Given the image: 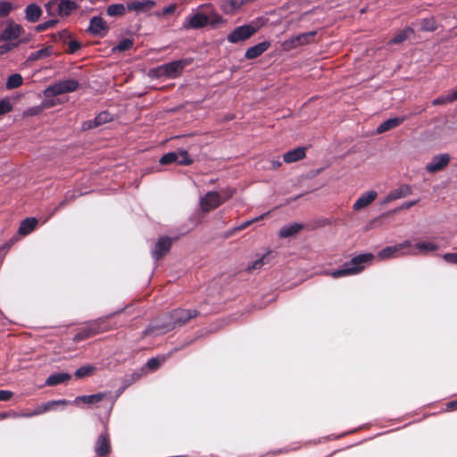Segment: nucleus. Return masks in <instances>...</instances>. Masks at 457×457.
<instances>
[{
	"label": "nucleus",
	"instance_id": "nucleus-43",
	"mask_svg": "<svg viewBox=\"0 0 457 457\" xmlns=\"http://www.w3.org/2000/svg\"><path fill=\"white\" fill-rule=\"evenodd\" d=\"M94 370L95 369L92 366H83L77 370L75 376L77 378H83L90 375Z\"/></svg>",
	"mask_w": 457,
	"mask_h": 457
},
{
	"label": "nucleus",
	"instance_id": "nucleus-49",
	"mask_svg": "<svg viewBox=\"0 0 457 457\" xmlns=\"http://www.w3.org/2000/svg\"><path fill=\"white\" fill-rule=\"evenodd\" d=\"M80 48V44L77 41H70L68 46V52L71 54L75 53Z\"/></svg>",
	"mask_w": 457,
	"mask_h": 457
},
{
	"label": "nucleus",
	"instance_id": "nucleus-13",
	"mask_svg": "<svg viewBox=\"0 0 457 457\" xmlns=\"http://www.w3.org/2000/svg\"><path fill=\"white\" fill-rule=\"evenodd\" d=\"M23 32V29L19 24L10 21H8L7 27L0 34L1 41H10L16 39L21 37Z\"/></svg>",
	"mask_w": 457,
	"mask_h": 457
},
{
	"label": "nucleus",
	"instance_id": "nucleus-36",
	"mask_svg": "<svg viewBox=\"0 0 457 457\" xmlns=\"http://www.w3.org/2000/svg\"><path fill=\"white\" fill-rule=\"evenodd\" d=\"M457 100V92L454 90L453 93L437 97L432 101L433 105L446 104Z\"/></svg>",
	"mask_w": 457,
	"mask_h": 457
},
{
	"label": "nucleus",
	"instance_id": "nucleus-17",
	"mask_svg": "<svg viewBox=\"0 0 457 457\" xmlns=\"http://www.w3.org/2000/svg\"><path fill=\"white\" fill-rule=\"evenodd\" d=\"M171 246V240L169 237H162L157 242L154 250L152 254L155 260L161 259L163 255H165Z\"/></svg>",
	"mask_w": 457,
	"mask_h": 457
},
{
	"label": "nucleus",
	"instance_id": "nucleus-32",
	"mask_svg": "<svg viewBox=\"0 0 457 457\" xmlns=\"http://www.w3.org/2000/svg\"><path fill=\"white\" fill-rule=\"evenodd\" d=\"M52 52H53V48L51 46H47V47L42 48L40 50L32 52L29 55L28 61L34 62V61H37L39 59L46 58L52 54Z\"/></svg>",
	"mask_w": 457,
	"mask_h": 457
},
{
	"label": "nucleus",
	"instance_id": "nucleus-14",
	"mask_svg": "<svg viewBox=\"0 0 457 457\" xmlns=\"http://www.w3.org/2000/svg\"><path fill=\"white\" fill-rule=\"evenodd\" d=\"M184 66L185 62L183 61L171 62L159 67V74L173 78L181 72Z\"/></svg>",
	"mask_w": 457,
	"mask_h": 457
},
{
	"label": "nucleus",
	"instance_id": "nucleus-1",
	"mask_svg": "<svg viewBox=\"0 0 457 457\" xmlns=\"http://www.w3.org/2000/svg\"><path fill=\"white\" fill-rule=\"evenodd\" d=\"M376 256L373 253H362L354 256L350 262H345L342 269L334 270L330 276L334 278L341 277L353 276L361 272L367 264H370Z\"/></svg>",
	"mask_w": 457,
	"mask_h": 457
},
{
	"label": "nucleus",
	"instance_id": "nucleus-55",
	"mask_svg": "<svg viewBox=\"0 0 457 457\" xmlns=\"http://www.w3.org/2000/svg\"><path fill=\"white\" fill-rule=\"evenodd\" d=\"M56 22H57V21H56V20L52 19V20H49V21H47L44 22L43 24H44V26H45L46 29H49V28L54 27V26L56 24Z\"/></svg>",
	"mask_w": 457,
	"mask_h": 457
},
{
	"label": "nucleus",
	"instance_id": "nucleus-3",
	"mask_svg": "<svg viewBox=\"0 0 457 457\" xmlns=\"http://www.w3.org/2000/svg\"><path fill=\"white\" fill-rule=\"evenodd\" d=\"M259 29V26L254 23H249L237 27L227 37V40L232 44H237L253 36Z\"/></svg>",
	"mask_w": 457,
	"mask_h": 457
},
{
	"label": "nucleus",
	"instance_id": "nucleus-44",
	"mask_svg": "<svg viewBox=\"0 0 457 457\" xmlns=\"http://www.w3.org/2000/svg\"><path fill=\"white\" fill-rule=\"evenodd\" d=\"M265 215L266 214H263V215L256 217V218H254L253 220H247V221L242 223L240 226L235 228L234 230L235 231L243 230V229L246 228L248 226H250L251 224H253V222H256V221L262 220Z\"/></svg>",
	"mask_w": 457,
	"mask_h": 457
},
{
	"label": "nucleus",
	"instance_id": "nucleus-22",
	"mask_svg": "<svg viewBox=\"0 0 457 457\" xmlns=\"http://www.w3.org/2000/svg\"><path fill=\"white\" fill-rule=\"evenodd\" d=\"M404 120L405 117H395L388 119L377 128V133L382 134L386 131L393 129L401 125Z\"/></svg>",
	"mask_w": 457,
	"mask_h": 457
},
{
	"label": "nucleus",
	"instance_id": "nucleus-12",
	"mask_svg": "<svg viewBox=\"0 0 457 457\" xmlns=\"http://www.w3.org/2000/svg\"><path fill=\"white\" fill-rule=\"evenodd\" d=\"M451 156L449 154H440L432 157L427 163L425 170L428 173H436L444 170L450 163Z\"/></svg>",
	"mask_w": 457,
	"mask_h": 457
},
{
	"label": "nucleus",
	"instance_id": "nucleus-11",
	"mask_svg": "<svg viewBox=\"0 0 457 457\" xmlns=\"http://www.w3.org/2000/svg\"><path fill=\"white\" fill-rule=\"evenodd\" d=\"M223 202L220 193L210 191L200 198V208L202 212H209L218 208Z\"/></svg>",
	"mask_w": 457,
	"mask_h": 457
},
{
	"label": "nucleus",
	"instance_id": "nucleus-20",
	"mask_svg": "<svg viewBox=\"0 0 457 457\" xmlns=\"http://www.w3.org/2000/svg\"><path fill=\"white\" fill-rule=\"evenodd\" d=\"M270 46V43L264 41L248 48L245 54L246 59H254L262 55Z\"/></svg>",
	"mask_w": 457,
	"mask_h": 457
},
{
	"label": "nucleus",
	"instance_id": "nucleus-5",
	"mask_svg": "<svg viewBox=\"0 0 457 457\" xmlns=\"http://www.w3.org/2000/svg\"><path fill=\"white\" fill-rule=\"evenodd\" d=\"M79 87V83L73 79L60 81L46 88L44 95L46 97H52L54 96L73 92Z\"/></svg>",
	"mask_w": 457,
	"mask_h": 457
},
{
	"label": "nucleus",
	"instance_id": "nucleus-15",
	"mask_svg": "<svg viewBox=\"0 0 457 457\" xmlns=\"http://www.w3.org/2000/svg\"><path fill=\"white\" fill-rule=\"evenodd\" d=\"M95 452L100 457L108 455L111 452L110 438L107 433L99 435L95 445Z\"/></svg>",
	"mask_w": 457,
	"mask_h": 457
},
{
	"label": "nucleus",
	"instance_id": "nucleus-59",
	"mask_svg": "<svg viewBox=\"0 0 457 457\" xmlns=\"http://www.w3.org/2000/svg\"><path fill=\"white\" fill-rule=\"evenodd\" d=\"M28 113H29V114H30V115H32V114L37 113V111H35V110H29V111H28Z\"/></svg>",
	"mask_w": 457,
	"mask_h": 457
},
{
	"label": "nucleus",
	"instance_id": "nucleus-40",
	"mask_svg": "<svg viewBox=\"0 0 457 457\" xmlns=\"http://www.w3.org/2000/svg\"><path fill=\"white\" fill-rule=\"evenodd\" d=\"M112 119V114L108 112H102L95 118V125L100 126L111 121Z\"/></svg>",
	"mask_w": 457,
	"mask_h": 457
},
{
	"label": "nucleus",
	"instance_id": "nucleus-53",
	"mask_svg": "<svg viewBox=\"0 0 457 457\" xmlns=\"http://www.w3.org/2000/svg\"><path fill=\"white\" fill-rule=\"evenodd\" d=\"M8 418H18L16 411H9V412H0V420L8 419Z\"/></svg>",
	"mask_w": 457,
	"mask_h": 457
},
{
	"label": "nucleus",
	"instance_id": "nucleus-41",
	"mask_svg": "<svg viewBox=\"0 0 457 457\" xmlns=\"http://www.w3.org/2000/svg\"><path fill=\"white\" fill-rule=\"evenodd\" d=\"M12 105L9 98L0 99V116L10 112Z\"/></svg>",
	"mask_w": 457,
	"mask_h": 457
},
{
	"label": "nucleus",
	"instance_id": "nucleus-27",
	"mask_svg": "<svg viewBox=\"0 0 457 457\" xmlns=\"http://www.w3.org/2000/svg\"><path fill=\"white\" fill-rule=\"evenodd\" d=\"M71 378V377L69 373H54L47 378L46 380V385L54 386L70 380Z\"/></svg>",
	"mask_w": 457,
	"mask_h": 457
},
{
	"label": "nucleus",
	"instance_id": "nucleus-35",
	"mask_svg": "<svg viewBox=\"0 0 457 457\" xmlns=\"http://www.w3.org/2000/svg\"><path fill=\"white\" fill-rule=\"evenodd\" d=\"M22 82H23V79L21 74H18V73L12 74V75L9 76V78L7 79L6 88L7 89L17 88L22 85Z\"/></svg>",
	"mask_w": 457,
	"mask_h": 457
},
{
	"label": "nucleus",
	"instance_id": "nucleus-8",
	"mask_svg": "<svg viewBox=\"0 0 457 457\" xmlns=\"http://www.w3.org/2000/svg\"><path fill=\"white\" fill-rule=\"evenodd\" d=\"M437 249L438 245L433 242L416 240L414 242L410 241V246L407 248L406 253L408 255H427Z\"/></svg>",
	"mask_w": 457,
	"mask_h": 457
},
{
	"label": "nucleus",
	"instance_id": "nucleus-48",
	"mask_svg": "<svg viewBox=\"0 0 457 457\" xmlns=\"http://www.w3.org/2000/svg\"><path fill=\"white\" fill-rule=\"evenodd\" d=\"M418 202H419V200H415V201H411V202H408V203H404V204H403L402 205H400L397 209L394 210L393 212H398V211H403V210L410 209L411 207H412L413 205H415Z\"/></svg>",
	"mask_w": 457,
	"mask_h": 457
},
{
	"label": "nucleus",
	"instance_id": "nucleus-39",
	"mask_svg": "<svg viewBox=\"0 0 457 457\" xmlns=\"http://www.w3.org/2000/svg\"><path fill=\"white\" fill-rule=\"evenodd\" d=\"M413 30L410 28H407L402 31H400L398 34H396L390 41L391 44H400L403 42L410 34H411Z\"/></svg>",
	"mask_w": 457,
	"mask_h": 457
},
{
	"label": "nucleus",
	"instance_id": "nucleus-19",
	"mask_svg": "<svg viewBox=\"0 0 457 457\" xmlns=\"http://www.w3.org/2000/svg\"><path fill=\"white\" fill-rule=\"evenodd\" d=\"M101 332L99 325L96 323L91 324L88 327L81 329L79 333L74 336L73 340L75 342H79L85 339H87L91 337H94Z\"/></svg>",
	"mask_w": 457,
	"mask_h": 457
},
{
	"label": "nucleus",
	"instance_id": "nucleus-9",
	"mask_svg": "<svg viewBox=\"0 0 457 457\" xmlns=\"http://www.w3.org/2000/svg\"><path fill=\"white\" fill-rule=\"evenodd\" d=\"M209 23V16L200 12H193L191 14L187 15L183 22L182 28L184 29H199Z\"/></svg>",
	"mask_w": 457,
	"mask_h": 457
},
{
	"label": "nucleus",
	"instance_id": "nucleus-60",
	"mask_svg": "<svg viewBox=\"0 0 457 457\" xmlns=\"http://www.w3.org/2000/svg\"><path fill=\"white\" fill-rule=\"evenodd\" d=\"M232 195H233V191H231V192L229 193V195H228V197H230V196H232Z\"/></svg>",
	"mask_w": 457,
	"mask_h": 457
},
{
	"label": "nucleus",
	"instance_id": "nucleus-7",
	"mask_svg": "<svg viewBox=\"0 0 457 457\" xmlns=\"http://www.w3.org/2000/svg\"><path fill=\"white\" fill-rule=\"evenodd\" d=\"M316 31H310L302 33L293 37L285 40L282 43V47L286 51H290L301 46L308 45L314 41Z\"/></svg>",
	"mask_w": 457,
	"mask_h": 457
},
{
	"label": "nucleus",
	"instance_id": "nucleus-51",
	"mask_svg": "<svg viewBox=\"0 0 457 457\" xmlns=\"http://www.w3.org/2000/svg\"><path fill=\"white\" fill-rule=\"evenodd\" d=\"M176 10V5L175 4H170L165 8L162 9V12H158L156 13L157 16H160V15H167V14H170V13H173Z\"/></svg>",
	"mask_w": 457,
	"mask_h": 457
},
{
	"label": "nucleus",
	"instance_id": "nucleus-26",
	"mask_svg": "<svg viewBox=\"0 0 457 457\" xmlns=\"http://www.w3.org/2000/svg\"><path fill=\"white\" fill-rule=\"evenodd\" d=\"M25 14H26V19L29 21L36 22L39 20V18L42 14V10L38 5L32 4L26 7Z\"/></svg>",
	"mask_w": 457,
	"mask_h": 457
},
{
	"label": "nucleus",
	"instance_id": "nucleus-28",
	"mask_svg": "<svg viewBox=\"0 0 457 457\" xmlns=\"http://www.w3.org/2000/svg\"><path fill=\"white\" fill-rule=\"evenodd\" d=\"M302 228L303 226L301 224L293 223L281 228L278 232V235L281 237H289L297 234Z\"/></svg>",
	"mask_w": 457,
	"mask_h": 457
},
{
	"label": "nucleus",
	"instance_id": "nucleus-6",
	"mask_svg": "<svg viewBox=\"0 0 457 457\" xmlns=\"http://www.w3.org/2000/svg\"><path fill=\"white\" fill-rule=\"evenodd\" d=\"M160 163L162 165L178 163L179 165H191L193 159L190 157L188 152L184 149H179L178 152H170L162 156Z\"/></svg>",
	"mask_w": 457,
	"mask_h": 457
},
{
	"label": "nucleus",
	"instance_id": "nucleus-18",
	"mask_svg": "<svg viewBox=\"0 0 457 457\" xmlns=\"http://www.w3.org/2000/svg\"><path fill=\"white\" fill-rule=\"evenodd\" d=\"M378 196L376 191L370 190L364 193L361 196H360L355 203L353 204V210L359 211L370 205Z\"/></svg>",
	"mask_w": 457,
	"mask_h": 457
},
{
	"label": "nucleus",
	"instance_id": "nucleus-23",
	"mask_svg": "<svg viewBox=\"0 0 457 457\" xmlns=\"http://www.w3.org/2000/svg\"><path fill=\"white\" fill-rule=\"evenodd\" d=\"M305 156V148L304 147H297L294 150L287 152L283 155V160L287 163H291L297 162L299 160L303 159Z\"/></svg>",
	"mask_w": 457,
	"mask_h": 457
},
{
	"label": "nucleus",
	"instance_id": "nucleus-25",
	"mask_svg": "<svg viewBox=\"0 0 457 457\" xmlns=\"http://www.w3.org/2000/svg\"><path fill=\"white\" fill-rule=\"evenodd\" d=\"M37 220L35 218H27L23 220L19 228V234L22 236L29 235L37 227Z\"/></svg>",
	"mask_w": 457,
	"mask_h": 457
},
{
	"label": "nucleus",
	"instance_id": "nucleus-24",
	"mask_svg": "<svg viewBox=\"0 0 457 457\" xmlns=\"http://www.w3.org/2000/svg\"><path fill=\"white\" fill-rule=\"evenodd\" d=\"M271 251H267L265 253L259 256L256 260H254L251 264L248 265L247 270L252 271L254 270H259L263 267L265 264L269 263L271 260Z\"/></svg>",
	"mask_w": 457,
	"mask_h": 457
},
{
	"label": "nucleus",
	"instance_id": "nucleus-16",
	"mask_svg": "<svg viewBox=\"0 0 457 457\" xmlns=\"http://www.w3.org/2000/svg\"><path fill=\"white\" fill-rule=\"evenodd\" d=\"M411 194V188L408 185H402L398 188L392 190L384 199L383 204H386L392 201L403 198Z\"/></svg>",
	"mask_w": 457,
	"mask_h": 457
},
{
	"label": "nucleus",
	"instance_id": "nucleus-2",
	"mask_svg": "<svg viewBox=\"0 0 457 457\" xmlns=\"http://www.w3.org/2000/svg\"><path fill=\"white\" fill-rule=\"evenodd\" d=\"M197 314L198 312L195 310H176L170 314V322L156 325L154 328L170 330L176 327L183 326L188 320L196 317Z\"/></svg>",
	"mask_w": 457,
	"mask_h": 457
},
{
	"label": "nucleus",
	"instance_id": "nucleus-4",
	"mask_svg": "<svg viewBox=\"0 0 457 457\" xmlns=\"http://www.w3.org/2000/svg\"><path fill=\"white\" fill-rule=\"evenodd\" d=\"M409 246H410V240H405L400 244L386 246L378 253L377 258L379 261H386V260H389V259H395V258L406 256V255H408L406 251Z\"/></svg>",
	"mask_w": 457,
	"mask_h": 457
},
{
	"label": "nucleus",
	"instance_id": "nucleus-34",
	"mask_svg": "<svg viewBox=\"0 0 457 457\" xmlns=\"http://www.w3.org/2000/svg\"><path fill=\"white\" fill-rule=\"evenodd\" d=\"M45 7L51 17L60 16V0H51Z\"/></svg>",
	"mask_w": 457,
	"mask_h": 457
},
{
	"label": "nucleus",
	"instance_id": "nucleus-29",
	"mask_svg": "<svg viewBox=\"0 0 457 457\" xmlns=\"http://www.w3.org/2000/svg\"><path fill=\"white\" fill-rule=\"evenodd\" d=\"M155 5V3L151 0H145V1H136L131 2L128 4L129 10H134L137 12H141L145 10H149L152 7Z\"/></svg>",
	"mask_w": 457,
	"mask_h": 457
},
{
	"label": "nucleus",
	"instance_id": "nucleus-57",
	"mask_svg": "<svg viewBox=\"0 0 457 457\" xmlns=\"http://www.w3.org/2000/svg\"><path fill=\"white\" fill-rule=\"evenodd\" d=\"M457 409V401L447 403V410Z\"/></svg>",
	"mask_w": 457,
	"mask_h": 457
},
{
	"label": "nucleus",
	"instance_id": "nucleus-31",
	"mask_svg": "<svg viewBox=\"0 0 457 457\" xmlns=\"http://www.w3.org/2000/svg\"><path fill=\"white\" fill-rule=\"evenodd\" d=\"M77 9V4L71 0H60V16L64 17Z\"/></svg>",
	"mask_w": 457,
	"mask_h": 457
},
{
	"label": "nucleus",
	"instance_id": "nucleus-33",
	"mask_svg": "<svg viewBox=\"0 0 457 457\" xmlns=\"http://www.w3.org/2000/svg\"><path fill=\"white\" fill-rule=\"evenodd\" d=\"M208 16H209L208 25H210L212 29L225 26L227 23L226 20L223 19V17L216 12H212L211 14Z\"/></svg>",
	"mask_w": 457,
	"mask_h": 457
},
{
	"label": "nucleus",
	"instance_id": "nucleus-42",
	"mask_svg": "<svg viewBox=\"0 0 457 457\" xmlns=\"http://www.w3.org/2000/svg\"><path fill=\"white\" fill-rule=\"evenodd\" d=\"M12 10L11 3L6 1H0V18L7 16Z\"/></svg>",
	"mask_w": 457,
	"mask_h": 457
},
{
	"label": "nucleus",
	"instance_id": "nucleus-37",
	"mask_svg": "<svg viewBox=\"0 0 457 457\" xmlns=\"http://www.w3.org/2000/svg\"><path fill=\"white\" fill-rule=\"evenodd\" d=\"M125 12L126 8L122 4H112L106 10L109 16H120L125 14Z\"/></svg>",
	"mask_w": 457,
	"mask_h": 457
},
{
	"label": "nucleus",
	"instance_id": "nucleus-56",
	"mask_svg": "<svg viewBox=\"0 0 457 457\" xmlns=\"http://www.w3.org/2000/svg\"><path fill=\"white\" fill-rule=\"evenodd\" d=\"M280 166H281V162L278 161V160L271 161L270 162V168L273 169V170H276V169H278Z\"/></svg>",
	"mask_w": 457,
	"mask_h": 457
},
{
	"label": "nucleus",
	"instance_id": "nucleus-47",
	"mask_svg": "<svg viewBox=\"0 0 457 457\" xmlns=\"http://www.w3.org/2000/svg\"><path fill=\"white\" fill-rule=\"evenodd\" d=\"M162 361L159 358H151L146 362V366L151 370H156L160 367Z\"/></svg>",
	"mask_w": 457,
	"mask_h": 457
},
{
	"label": "nucleus",
	"instance_id": "nucleus-54",
	"mask_svg": "<svg viewBox=\"0 0 457 457\" xmlns=\"http://www.w3.org/2000/svg\"><path fill=\"white\" fill-rule=\"evenodd\" d=\"M96 127H98V126L95 125V119L93 120H87V121L83 122V124H82V129L84 130H88V129H91Z\"/></svg>",
	"mask_w": 457,
	"mask_h": 457
},
{
	"label": "nucleus",
	"instance_id": "nucleus-21",
	"mask_svg": "<svg viewBox=\"0 0 457 457\" xmlns=\"http://www.w3.org/2000/svg\"><path fill=\"white\" fill-rule=\"evenodd\" d=\"M88 29L95 35H104L107 31L106 22L101 17H93Z\"/></svg>",
	"mask_w": 457,
	"mask_h": 457
},
{
	"label": "nucleus",
	"instance_id": "nucleus-58",
	"mask_svg": "<svg viewBox=\"0 0 457 457\" xmlns=\"http://www.w3.org/2000/svg\"><path fill=\"white\" fill-rule=\"evenodd\" d=\"M37 29L38 31H42V30H45V29H46V28H45L44 24H43V23H41V24L37 25Z\"/></svg>",
	"mask_w": 457,
	"mask_h": 457
},
{
	"label": "nucleus",
	"instance_id": "nucleus-52",
	"mask_svg": "<svg viewBox=\"0 0 457 457\" xmlns=\"http://www.w3.org/2000/svg\"><path fill=\"white\" fill-rule=\"evenodd\" d=\"M16 44H5L0 46V55L8 53L10 50H12L14 46H16Z\"/></svg>",
	"mask_w": 457,
	"mask_h": 457
},
{
	"label": "nucleus",
	"instance_id": "nucleus-38",
	"mask_svg": "<svg viewBox=\"0 0 457 457\" xmlns=\"http://www.w3.org/2000/svg\"><path fill=\"white\" fill-rule=\"evenodd\" d=\"M134 46V40L131 38L122 39L116 46L112 48L113 52H124Z\"/></svg>",
	"mask_w": 457,
	"mask_h": 457
},
{
	"label": "nucleus",
	"instance_id": "nucleus-30",
	"mask_svg": "<svg viewBox=\"0 0 457 457\" xmlns=\"http://www.w3.org/2000/svg\"><path fill=\"white\" fill-rule=\"evenodd\" d=\"M106 397L105 393H97L90 395H81L76 398V402H83L87 404H94L103 401Z\"/></svg>",
	"mask_w": 457,
	"mask_h": 457
},
{
	"label": "nucleus",
	"instance_id": "nucleus-45",
	"mask_svg": "<svg viewBox=\"0 0 457 457\" xmlns=\"http://www.w3.org/2000/svg\"><path fill=\"white\" fill-rule=\"evenodd\" d=\"M422 29L427 31H434L436 29V25L433 20H424L422 21Z\"/></svg>",
	"mask_w": 457,
	"mask_h": 457
},
{
	"label": "nucleus",
	"instance_id": "nucleus-50",
	"mask_svg": "<svg viewBox=\"0 0 457 457\" xmlns=\"http://www.w3.org/2000/svg\"><path fill=\"white\" fill-rule=\"evenodd\" d=\"M13 395V393L9 390H0V401H9Z\"/></svg>",
	"mask_w": 457,
	"mask_h": 457
},
{
	"label": "nucleus",
	"instance_id": "nucleus-10",
	"mask_svg": "<svg viewBox=\"0 0 457 457\" xmlns=\"http://www.w3.org/2000/svg\"><path fill=\"white\" fill-rule=\"evenodd\" d=\"M67 404H68V401H66V400L49 401V402L44 403L37 406L30 412H17V415H18V418H31V417L38 416L45 412L50 411L54 410L55 406H59V405L65 406Z\"/></svg>",
	"mask_w": 457,
	"mask_h": 457
},
{
	"label": "nucleus",
	"instance_id": "nucleus-46",
	"mask_svg": "<svg viewBox=\"0 0 457 457\" xmlns=\"http://www.w3.org/2000/svg\"><path fill=\"white\" fill-rule=\"evenodd\" d=\"M443 259L449 263L457 264V253H445Z\"/></svg>",
	"mask_w": 457,
	"mask_h": 457
}]
</instances>
